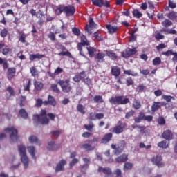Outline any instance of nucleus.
I'll list each match as a JSON object with an SVG mask.
<instances>
[{
    "mask_svg": "<svg viewBox=\"0 0 177 177\" xmlns=\"http://www.w3.org/2000/svg\"><path fill=\"white\" fill-rule=\"evenodd\" d=\"M55 12L58 16L62 15L63 12H64L66 16H73L75 13V8L72 6L59 5L57 7Z\"/></svg>",
    "mask_w": 177,
    "mask_h": 177,
    "instance_id": "f257e3e1",
    "label": "nucleus"
},
{
    "mask_svg": "<svg viewBox=\"0 0 177 177\" xmlns=\"http://www.w3.org/2000/svg\"><path fill=\"white\" fill-rule=\"evenodd\" d=\"M4 131L6 133H9L10 139L12 142H17V140H19L20 137L19 136V134H17V129H16L15 127H6L4 129Z\"/></svg>",
    "mask_w": 177,
    "mask_h": 177,
    "instance_id": "f03ea898",
    "label": "nucleus"
},
{
    "mask_svg": "<svg viewBox=\"0 0 177 177\" xmlns=\"http://www.w3.org/2000/svg\"><path fill=\"white\" fill-rule=\"evenodd\" d=\"M33 120L35 122H40V124H48L49 119L46 118V111L42 110L40 115H35Z\"/></svg>",
    "mask_w": 177,
    "mask_h": 177,
    "instance_id": "7ed1b4c3",
    "label": "nucleus"
},
{
    "mask_svg": "<svg viewBox=\"0 0 177 177\" xmlns=\"http://www.w3.org/2000/svg\"><path fill=\"white\" fill-rule=\"evenodd\" d=\"M57 84L60 85L62 91L65 93H68L71 91V86L70 85V80H57Z\"/></svg>",
    "mask_w": 177,
    "mask_h": 177,
    "instance_id": "20e7f679",
    "label": "nucleus"
},
{
    "mask_svg": "<svg viewBox=\"0 0 177 177\" xmlns=\"http://www.w3.org/2000/svg\"><path fill=\"white\" fill-rule=\"evenodd\" d=\"M88 45H89V41H88V40L86 39V37H85V35H82L81 37V42L78 43V50H80V54L82 56H84V53H82V48H81V46H88Z\"/></svg>",
    "mask_w": 177,
    "mask_h": 177,
    "instance_id": "39448f33",
    "label": "nucleus"
},
{
    "mask_svg": "<svg viewBox=\"0 0 177 177\" xmlns=\"http://www.w3.org/2000/svg\"><path fill=\"white\" fill-rule=\"evenodd\" d=\"M88 23L89 24L86 25L85 28V31L88 35H91V34H92V30H93V28H96L97 25L95 24L92 18L89 19Z\"/></svg>",
    "mask_w": 177,
    "mask_h": 177,
    "instance_id": "423d86ee",
    "label": "nucleus"
},
{
    "mask_svg": "<svg viewBox=\"0 0 177 177\" xmlns=\"http://www.w3.org/2000/svg\"><path fill=\"white\" fill-rule=\"evenodd\" d=\"M151 162L154 165H157L159 168L164 167V162H162V158L160 156H153L151 158Z\"/></svg>",
    "mask_w": 177,
    "mask_h": 177,
    "instance_id": "0eeeda50",
    "label": "nucleus"
},
{
    "mask_svg": "<svg viewBox=\"0 0 177 177\" xmlns=\"http://www.w3.org/2000/svg\"><path fill=\"white\" fill-rule=\"evenodd\" d=\"M136 53V48H127L122 53V57H129V56H132V55H135Z\"/></svg>",
    "mask_w": 177,
    "mask_h": 177,
    "instance_id": "6e6552de",
    "label": "nucleus"
},
{
    "mask_svg": "<svg viewBox=\"0 0 177 177\" xmlns=\"http://www.w3.org/2000/svg\"><path fill=\"white\" fill-rule=\"evenodd\" d=\"M26 150L27 147H26V145L23 144L18 145V154L19 155V157L27 156Z\"/></svg>",
    "mask_w": 177,
    "mask_h": 177,
    "instance_id": "1a4fd4ad",
    "label": "nucleus"
},
{
    "mask_svg": "<svg viewBox=\"0 0 177 177\" xmlns=\"http://www.w3.org/2000/svg\"><path fill=\"white\" fill-rule=\"evenodd\" d=\"M20 160L26 169V168H28V165H30V159L27 155L20 156Z\"/></svg>",
    "mask_w": 177,
    "mask_h": 177,
    "instance_id": "9d476101",
    "label": "nucleus"
},
{
    "mask_svg": "<svg viewBox=\"0 0 177 177\" xmlns=\"http://www.w3.org/2000/svg\"><path fill=\"white\" fill-rule=\"evenodd\" d=\"M66 164H67V161H66L65 160H60L56 166V172H60V171H64Z\"/></svg>",
    "mask_w": 177,
    "mask_h": 177,
    "instance_id": "9b49d317",
    "label": "nucleus"
},
{
    "mask_svg": "<svg viewBox=\"0 0 177 177\" xmlns=\"http://www.w3.org/2000/svg\"><path fill=\"white\" fill-rule=\"evenodd\" d=\"M98 172H103L106 175V176H113V173L111 172V169L109 167L103 168L99 167Z\"/></svg>",
    "mask_w": 177,
    "mask_h": 177,
    "instance_id": "f8f14e48",
    "label": "nucleus"
},
{
    "mask_svg": "<svg viewBox=\"0 0 177 177\" xmlns=\"http://www.w3.org/2000/svg\"><path fill=\"white\" fill-rule=\"evenodd\" d=\"M28 152L31 156L32 158H34L35 160V153H37V150L35 149V147L32 145L28 146L26 147Z\"/></svg>",
    "mask_w": 177,
    "mask_h": 177,
    "instance_id": "ddd939ff",
    "label": "nucleus"
},
{
    "mask_svg": "<svg viewBox=\"0 0 177 177\" xmlns=\"http://www.w3.org/2000/svg\"><path fill=\"white\" fill-rule=\"evenodd\" d=\"M80 149H82V150H86V151H91L92 150H95V146H92L89 144H82L80 146Z\"/></svg>",
    "mask_w": 177,
    "mask_h": 177,
    "instance_id": "4468645a",
    "label": "nucleus"
},
{
    "mask_svg": "<svg viewBox=\"0 0 177 177\" xmlns=\"http://www.w3.org/2000/svg\"><path fill=\"white\" fill-rule=\"evenodd\" d=\"M112 138H113V134L111 133H106L101 140V143L106 145V143H109V142L111 140Z\"/></svg>",
    "mask_w": 177,
    "mask_h": 177,
    "instance_id": "2eb2a0df",
    "label": "nucleus"
},
{
    "mask_svg": "<svg viewBox=\"0 0 177 177\" xmlns=\"http://www.w3.org/2000/svg\"><path fill=\"white\" fill-rule=\"evenodd\" d=\"M28 142L29 143H35V145H37L38 146H40L41 141L38 140V138L35 136H30L28 138Z\"/></svg>",
    "mask_w": 177,
    "mask_h": 177,
    "instance_id": "dca6fc26",
    "label": "nucleus"
},
{
    "mask_svg": "<svg viewBox=\"0 0 177 177\" xmlns=\"http://www.w3.org/2000/svg\"><path fill=\"white\" fill-rule=\"evenodd\" d=\"M57 147V146L55 143V140H51L48 142V145H47L48 150H50V151L56 150Z\"/></svg>",
    "mask_w": 177,
    "mask_h": 177,
    "instance_id": "f3484780",
    "label": "nucleus"
},
{
    "mask_svg": "<svg viewBox=\"0 0 177 177\" xmlns=\"http://www.w3.org/2000/svg\"><path fill=\"white\" fill-rule=\"evenodd\" d=\"M16 74V68H10L8 70L7 77L8 80H12L13 77H15Z\"/></svg>",
    "mask_w": 177,
    "mask_h": 177,
    "instance_id": "a211bd4d",
    "label": "nucleus"
},
{
    "mask_svg": "<svg viewBox=\"0 0 177 177\" xmlns=\"http://www.w3.org/2000/svg\"><path fill=\"white\" fill-rule=\"evenodd\" d=\"M162 136V138H164V139L171 140V139H172L173 134L172 132H171L169 130H166L163 132Z\"/></svg>",
    "mask_w": 177,
    "mask_h": 177,
    "instance_id": "6ab92c4d",
    "label": "nucleus"
},
{
    "mask_svg": "<svg viewBox=\"0 0 177 177\" xmlns=\"http://www.w3.org/2000/svg\"><path fill=\"white\" fill-rule=\"evenodd\" d=\"M106 29L108 30L109 34H114V32H117V30H118V27L115 26H111L110 24L106 25Z\"/></svg>",
    "mask_w": 177,
    "mask_h": 177,
    "instance_id": "aec40b11",
    "label": "nucleus"
},
{
    "mask_svg": "<svg viewBox=\"0 0 177 177\" xmlns=\"http://www.w3.org/2000/svg\"><path fill=\"white\" fill-rule=\"evenodd\" d=\"M0 49H1L2 53L4 56H8V55L11 52L9 48L5 47V44H0Z\"/></svg>",
    "mask_w": 177,
    "mask_h": 177,
    "instance_id": "412c9836",
    "label": "nucleus"
},
{
    "mask_svg": "<svg viewBox=\"0 0 177 177\" xmlns=\"http://www.w3.org/2000/svg\"><path fill=\"white\" fill-rule=\"evenodd\" d=\"M110 103L113 104H121V96H117L115 97H111L109 100Z\"/></svg>",
    "mask_w": 177,
    "mask_h": 177,
    "instance_id": "4be33fe9",
    "label": "nucleus"
},
{
    "mask_svg": "<svg viewBox=\"0 0 177 177\" xmlns=\"http://www.w3.org/2000/svg\"><path fill=\"white\" fill-rule=\"evenodd\" d=\"M48 103L51 104V106H56V104H57L56 100L51 95H48V102H46V101L44 102V104L45 106H46V104H48Z\"/></svg>",
    "mask_w": 177,
    "mask_h": 177,
    "instance_id": "5701e85b",
    "label": "nucleus"
},
{
    "mask_svg": "<svg viewBox=\"0 0 177 177\" xmlns=\"http://www.w3.org/2000/svg\"><path fill=\"white\" fill-rule=\"evenodd\" d=\"M121 73V71L120 68L117 66H113L111 68V73L115 77H118Z\"/></svg>",
    "mask_w": 177,
    "mask_h": 177,
    "instance_id": "b1692460",
    "label": "nucleus"
},
{
    "mask_svg": "<svg viewBox=\"0 0 177 177\" xmlns=\"http://www.w3.org/2000/svg\"><path fill=\"white\" fill-rule=\"evenodd\" d=\"M42 57H44V55H41L39 53H37V54H30L29 55V59L30 60L32 61V60H35V59H42Z\"/></svg>",
    "mask_w": 177,
    "mask_h": 177,
    "instance_id": "393cba45",
    "label": "nucleus"
},
{
    "mask_svg": "<svg viewBox=\"0 0 177 177\" xmlns=\"http://www.w3.org/2000/svg\"><path fill=\"white\" fill-rule=\"evenodd\" d=\"M160 107H161V102H154L151 106V111L153 113H156V111H157Z\"/></svg>",
    "mask_w": 177,
    "mask_h": 177,
    "instance_id": "a878e982",
    "label": "nucleus"
},
{
    "mask_svg": "<svg viewBox=\"0 0 177 177\" xmlns=\"http://www.w3.org/2000/svg\"><path fill=\"white\" fill-rule=\"evenodd\" d=\"M77 110L78 113H80V114H85V113H86L85 106L82 104H78L77 106Z\"/></svg>",
    "mask_w": 177,
    "mask_h": 177,
    "instance_id": "bb28decb",
    "label": "nucleus"
},
{
    "mask_svg": "<svg viewBox=\"0 0 177 177\" xmlns=\"http://www.w3.org/2000/svg\"><path fill=\"white\" fill-rule=\"evenodd\" d=\"M87 50L88 52V55L90 57H93L95 53H96V49L93 47H87Z\"/></svg>",
    "mask_w": 177,
    "mask_h": 177,
    "instance_id": "cd10ccee",
    "label": "nucleus"
},
{
    "mask_svg": "<svg viewBox=\"0 0 177 177\" xmlns=\"http://www.w3.org/2000/svg\"><path fill=\"white\" fill-rule=\"evenodd\" d=\"M19 115H20V117L24 118L25 120L28 118V113H27V111H26V110L23 109L19 110Z\"/></svg>",
    "mask_w": 177,
    "mask_h": 177,
    "instance_id": "c85d7f7f",
    "label": "nucleus"
},
{
    "mask_svg": "<svg viewBox=\"0 0 177 177\" xmlns=\"http://www.w3.org/2000/svg\"><path fill=\"white\" fill-rule=\"evenodd\" d=\"M127 160L128 156H127L126 154H124L122 156L116 158L117 162H125V161H127Z\"/></svg>",
    "mask_w": 177,
    "mask_h": 177,
    "instance_id": "c756f323",
    "label": "nucleus"
},
{
    "mask_svg": "<svg viewBox=\"0 0 177 177\" xmlns=\"http://www.w3.org/2000/svg\"><path fill=\"white\" fill-rule=\"evenodd\" d=\"M124 74H126L127 75H132V77H138V73L133 71V70L124 71Z\"/></svg>",
    "mask_w": 177,
    "mask_h": 177,
    "instance_id": "7c9ffc66",
    "label": "nucleus"
},
{
    "mask_svg": "<svg viewBox=\"0 0 177 177\" xmlns=\"http://www.w3.org/2000/svg\"><path fill=\"white\" fill-rule=\"evenodd\" d=\"M84 78V72L80 73V75H76L73 78V81L75 82H80V80H82Z\"/></svg>",
    "mask_w": 177,
    "mask_h": 177,
    "instance_id": "2f4dec72",
    "label": "nucleus"
},
{
    "mask_svg": "<svg viewBox=\"0 0 177 177\" xmlns=\"http://www.w3.org/2000/svg\"><path fill=\"white\" fill-rule=\"evenodd\" d=\"M169 145L168 141H162L158 144V147H161L162 149H167Z\"/></svg>",
    "mask_w": 177,
    "mask_h": 177,
    "instance_id": "473e14b6",
    "label": "nucleus"
},
{
    "mask_svg": "<svg viewBox=\"0 0 177 177\" xmlns=\"http://www.w3.org/2000/svg\"><path fill=\"white\" fill-rule=\"evenodd\" d=\"M30 73L32 74V77H39V72L34 66L30 68Z\"/></svg>",
    "mask_w": 177,
    "mask_h": 177,
    "instance_id": "72a5a7b5",
    "label": "nucleus"
},
{
    "mask_svg": "<svg viewBox=\"0 0 177 177\" xmlns=\"http://www.w3.org/2000/svg\"><path fill=\"white\" fill-rule=\"evenodd\" d=\"M106 55L109 56V57H111V59H112V60H115L117 59V55H115V53L111 52V51H105Z\"/></svg>",
    "mask_w": 177,
    "mask_h": 177,
    "instance_id": "f704fd0d",
    "label": "nucleus"
},
{
    "mask_svg": "<svg viewBox=\"0 0 177 177\" xmlns=\"http://www.w3.org/2000/svg\"><path fill=\"white\" fill-rule=\"evenodd\" d=\"M35 87L37 91H41L44 88V84L41 82H35Z\"/></svg>",
    "mask_w": 177,
    "mask_h": 177,
    "instance_id": "c9c22d12",
    "label": "nucleus"
},
{
    "mask_svg": "<svg viewBox=\"0 0 177 177\" xmlns=\"http://www.w3.org/2000/svg\"><path fill=\"white\" fill-rule=\"evenodd\" d=\"M93 5L102 8L103 6V0H92Z\"/></svg>",
    "mask_w": 177,
    "mask_h": 177,
    "instance_id": "e433bc0d",
    "label": "nucleus"
},
{
    "mask_svg": "<svg viewBox=\"0 0 177 177\" xmlns=\"http://www.w3.org/2000/svg\"><path fill=\"white\" fill-rule=\"evenodd\" d=\"M141 106L142 105L140 104V102L138 101L137 100H134L133 102V107H134V109L138 110L140 109Z\"/></svg>",
    "mask_w": 177,
    "mask_h": 177,
    "instance_id": "4c0bfd02",
    "label": "nucleus"
},
{
    "mask_svg": "<svg viewBox=\"0 0 177 177\" xmlns=\"http://www.w3.org/2000/svg\"><path fill=\"white\" fill-rule=\"evenodd\" d=\"M124 130V129H122V127L121 126H116L114 129L113 132H114L115 133H121V132H122V131Z\"/></svg>",
    "mask_w": 177,
    "mask_h": 177,
    "instance_id": "58836bf2",
    "label": "nucleus"
},
{
    "mask_svg": "<svg viewBox=\"0 0 177 177\" xmlns=\"http://www.w3.org/2000/svg\"><path fill=\"white\" fill-rule=\"evenodd\" d=\"M162 26H164V27H169V26H172V21L169 19H165L162 22Z\"/></svg>",
    "mask_w": 177,
    "mask_h": 177,
    "instance_id": "ea45409f",
    "label": "nucleus"
},
{
    "mask_svg": "<svg viewBox=\"0 0 177 177\" xmlns=\"http://www.w3.org/2000/svg\"><path fill=\"white\" fill-rule=\"evenodd\" d=\"M162 98L164 99V100H166V102H171V100H172V99L174 100H175V98H174L171 95H162Z\"/></svg>",
    "mask_w": 177,
    "mask_h": 177,
    "instance_id": "a19ab883",
    "label": "nucleus"
},
{
    "mask_svg": "<svg viewBox=\"0 0 177 177\" xmlns=\"http://www.w3.org/2000/svg\"><path fill=\"white\" fill-rule=\"evenodd\" d=\"M129 169H132V163H125L124 166V171H129Z\"/></svg>",
    "mask_w": 177,
    "mask_h": 177,
    "instance_id": "79ce46f5",
    "label": "nucleus"
},
{
    "mask_svg": "<svg viewBox=\"0 0 177 177\" xmlns=\"http://www.w3.org/2000/svg\"><path fill=\"white\" fill-rule=\"evenodd\" d=\"M153 66H158V64H161V58L160 57H156L153 60Z\"/></svg>",
    "mask_w": 177,
    "mask_h": 177,
    "instance_id": "37998d69",
    "label": "nucleus"
},
{
    "mask_svg": "<svg viewBox=\"0 0 177 177\" xmlns=\"http://www.w3.org/2000/svg\"><path fill=\"white\" fill-rule=\"evenodd\" d=\"M169 19H171V20H177V14L176 12H170L169 14Z\"/></svg>",
    "mask_w": 177,
    "mask_h": 177,
    "instance_id": "c03bdc74",
    "label": "nucleus"
},
{
    "mask_svg": "<svg viewBox=\"0 0 177 177\" xmlns=\"http://www.w3.org/2000/svg\"><path fill=\"white\" fill-rule=\"evenodd\" d=\"M94 127H95V125L92 122H91L89 124L84 125V128H85V129H87V131H92V129H93Z\"/></svg>",
    "mask_w": 177,
    "mask_h": 177,
    "instance_id": "a18cd8bd",
    "label": "nucleus"
},
{
    "mask_svg": "<svg viewBox=\"0 0 177 177\" xmlns=\"http://www.w3.org/2000/svg\"><path fill=\"white\" fill-rule=\"evenodd\" d=\"M133 15L135 17H138V19H139L140 17H142V14L138 10H134L133 11Z\"/></svg>",
    "mask_w": 177,
    "mask_h": 177,
    "instance_id": "49530a36",
    "label": "nucleus"
},
{
    "mask_svg": "<svg viewBox=\"0 0 177 177\" xmlns=\"http://www.w3.org/2000/svg\"><path fill=\"white\" fill-rule=\"evenodd\" d=\"M24 91H30V86H31V80H28L26 84H24Z\"/></svg>",
    "mask_w": 177,
    "mask_h": 177,
    "instance_id": "de8ad7c7",
    "label": "nucleus"
},
{
    "mask_svg": "<svg viewBox=\"0 0 177 177\" xmlns=\"http://www.w3.org/2000/svg\"><path fill=\"white\" fill-rule=\"evenodd\" d=\"M20 100V106L21 107H23V106H24V103H26V100H27V97H26V96H21L19 98Z\"/></svg>",
    "mask_w": 177,
    "mask_h": 177,
    "instance_id": "09e8293b",
    "label": "nucleus"
},
{
    "mask_svg": "<svg viewBox=\"0 0 177 177\" xmlns=\"http://www.w3.org/2000/svg\"><path fill=\"white\" fill-rule=\"evenodd\" d=\"M128 103H129V99L124 98L123 96H121L120 104H127Z\"/></svg>",
    "mask_w": 177,
    "mask_h": 177,
    "instance_id": "8fccbe9b",
    "label": "nucleus"
},
{
    "mask_svg": "<svg viewBox=\"0 0 177 177\" xmlns=\"http://www.w3.org/2000/svg\"><path fill=\"white\" fill-rule=\"evenodd\" d=\"M114 174L116 175V177H122V173L120 169H116L114 171Z\"/></svg>",
    "mask_w": 177,
    "mask_h": 177,
    "instance_id": "3c124183",
    "label": "nucleus"
},
{
    "mask_svg": "<svg viewBox=\"0 0 177 177\" xmlns=\"http://www.w3.org/2000/svg\"><path fill=\"white\" fill-rule=\"evenodd\" d=\"M0 35L1 37H2V38H5V37L8 35V30H6V28L1 30L0 32Z\"/></svg>",
    "mask_w": 177,
    "mask_h": 177,
    "instance_id": "603ef678",
    "label": "nucleus"
},
{
    "mask_svg": "<svg viewBox=\"0 0 177 177\" xmlns=\"http://www.w3.org/2000/svg\"><path fill=\"white\" fill-rule=\"evenodd\" d=\"M142 120H143V113H140V117L136 118L134 119V121L137 124H139V122H140V121H142Z\"/></svg>",
    "mask_w": 177,
    "mask_h": 177,
    "instance_id": "864d4df0",
    "label": "nucleus"
},
{
    "mask_svg": "<svg viewBox=\"0 0 177 177\" xmlns=\"http://www.w3.org/2000/svg\"><path fill=\"white\" fill-rule=\"evenodd\" d=\"M94 101L97 103H102L103 102V98H102V96L97 95L94 97Z\"/></svg>",
    "mask_w": 177,
    "mask_h": 177,
    "instance_id": "5fc2aeb1",
    "label": "nucleus"
},
{
    "mask_svg": "<svg viewBox=\"0 0 177 177\" xmlns=\"http://www.w3.org/2000/svg\"><path fill=\"white\" fill-rule=\"evenodd\" d=\"M174 53L173 50H169L168 51L162 53V55H164V56H171V55H174Z\"/></svg>",
    "mask_w": 177,
    "mask_h": 177,
    "instance_id": "6e6d98bb",
    "label": "nucleus"
},
{
    "mask_svg": "<svg viewBox=\"0 0 177 177\" xmlns=\"http://www.w3.org/2000/svg\"><path fill=\"white\" fill-rule=\"evenodd\" d=\"M59 56H68L69 57L71 56V53H70V52L68 51H62L61 53H59Z\"/></svg>",
    "mask_w": 177,
    "mask_h": 177,
    "instance_id": "4d7b16f0",
    "label": "nucleus"
},
{
    "mask_svg": "<svg viewBox=\"0 0 177 177\" xmlns=\"http://www.w3.org/2000/svg\"><path fill=\"white\" fill-rule=\"evenodd\" d=\"M63 73V68L58 67L54 72V75H59V74Z\"/></svg>",
    "mask_w": 177,
    "mask_h": 177,
    "instance_id": "13d9d810",
    "label": "nucleus"
},
{
    "mask_svg": "<svg viewBox=\"0 0 177 177\" xmlns=\"http://www.w3.org/2000/svg\"><path fill=\"white\" fill-rule=\"evenodd\" d=\"M51 88L54 92H56V93H59V92H60V90L57 88V85L55 84L51 85Z\"/></svg>",
    "mask_w": 177,
    "mask_h": 177,
    "instance_id": "bf43d9fd",
    "label": "nucleus"
},
{
    "mask_svg": "<svg viewBox=\"0 0 177 177\" xmlns=\"http://www.w3.org/2000/svg\"><path fill=\"white\" fill-rule=\"evenodd\" d=\"M26 37L27 36L24 33L21 34L20 37H19L20 42H22L23 44H25Z\"/></svg>",
    "mask_w": 177,
    "mask_h": 177,
    "instance_id": "052dcab7",
    "label": "nucleus"
},
{
    "mask_svg": "<svg viewBox=\"0 0 177 177\" xmlns=\"http://www.w3.org/2000/svg\"><path fill=\"white\" fill-rule=\"evenodd\" d=\"M158 122L159 125H164L165 124V119H164L162 117H160L158 118Z\"/></svg>",
    "mask_w": 177,
    "mask_h": 177,
    "instance_id": "680f3d73",
    "label": "nucleus"
},
{
    "mask_svg": "<svg viewBox=\"0 0 177 177\" xmlns=\"http://www.w3.org/2000/svg\"><path fill=\"white\" fill-rule=\"evenodd\" d=\"M104 56H106V55H104V53H99L98 54H97L96 57H97V59L102 60V59H104Z\"/></svg>",
    "mask_w": 177,
    "mask_h": 177,
    "instance_id": "e2e57ef3",
    "label": "nucleus"
},
{
    "mask_svg": "<svg viewBox=\"0 0 177 177\" xmlns=\"http://www.w3.org/2000/svg\"><path fill=\"white\" fill-rule=\"evenodd\" d=\"M133 114H135V112L133 111H130L129 112L126 113L125 118H127V119L131 118V117H132Z\"/></svg>",
    "mask_w": 177,
    "mask_h": 177,
    "instance_id": "0e129e2a",
    "label": "nucleus"
},
{
    "mask_svg": "<svg viewBox=\"0 0 177 177\" xmlns=\"http://www.w3.org/2000/svg\"><path fill=\"white\" fill-rule=\"evenodd\" d=\"M75 164H78V159L77 158H74L69 164L71 168L72 167H74V165H75Z\"/></svg>",
    "mask_w": 177,
    "mask_h": 177,
    "instance_id": "69168bd1",
    "label": "nucleus"
},
{
    "mask_svg": "<svg viewBox=\"0 0 177 177\" xmlns=\"http://www.w3.org/2000/svg\"><path fill=\"white\" fill-rule=\"evenodd\" d=\"M42 103L44 104L41 99L36 100V107H41V106H42Z\"/></svg>",
    "mask_w": 177,
    "mask_h": 177,
    "instance_id": "338daca9",
    "label": "nucleus"
},
{
    "mask_svg": "<svg viewBox=\"0 0 177 177\" xmlns=\"http://www.w3.org/2000/svg\"><path fill=\"white\" fill-rule=\"evenodd\" d=\"M72 31L73 32V34H75V35H80V29L77 28H73L72 29Z\"/></svg>",
    "mask_w": 177,
    "mask_h": 177,
    "instance_id": "774afa93",
    "label": "nucleus"
}]
</instances>
